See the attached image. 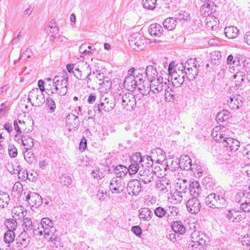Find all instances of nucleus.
<instances>
[{"mask_svg": "<svg viewBox=\"0 0 250 250\" xmlns=\"http://www.w3.org/2000/svg\"><path fill=\"white\" fill-rule=\"evenodd\" d=\"M223 146L227 148L230 152H235L238 149L240 142L231 137H227V139L223 140Z\"/></svg>", "mask_w": 250, "mask_h": 250, "instance_id": "nucleus-16", "label": "nucleus"}, {"mask_svg": "<svg viewBox=\"0 0 250 250\" xmlns=\"http://www.w3.org/2000/svg\"><path fill=\"white\" fill-rule=\"evenodd\" d=\"M139 168V165L138 163H132L129 167L128 169L129 171H128L130 175H132L136 173Z\"/></svg>", "mask_w": 250, "mask_h": 250, "instance_id": "nucleus-64", "label": "nucleus"}, {"mask_svg": "<svg viewBox=\"0 0 250 250\" xmlns=\"http://www.w3.org/2000/svg\"><path fill=\"white\" fill-rule=\"evenodd\" d=\"M224 33L226 36L230 39L236 38L239 34V30L234 26H229L225 27Z\"/></svg>", "mask_w": 250, "mask_h": 250, "instance_id": "nucleus-29", "label": "nucleus"}, {"mask_svg": "<svg viewBox=\"0 0 250 250\" xmlns=\"http://www.w3.org/2000/svg\"><path fill=\"white\" fill-rule=\"evenodd\" d=\"M190 170L195 174L196 176L200 177V174L202 173V168L200 165L197 164H193L192 165Z\"/></svg>", "mask_w": 250, "mask_h": 250, "instance_id": "nucleus-60", "label": "nucleus"}, {"mask_svg": "<svg viewBox=\"0 0 250 250\" xmlns=\"http://www.w3.org/2000/svg\"><path fill=\"white\" fill-rule=\"evenodd\" d=\"M149 82L150 91L154 94H158L167 87V83L163 82V78L161 76H159L157 79L150 80Z\"/></svg>", "mask_w": 250, "mask_h": 250, "instance_id": "nucleus-11", "label": "nucleus"}, {"mask_svg": "<svg viewBox=\"0 0 250 250\" xmlns=\"http://www.w3.org/2000/svg\"><path fill=\"white\" fill-rule=\"evenodd\" d=\"M180 167L185 170H188L192 167L191 160L188 155H183L179 160Z\"/></svg>", "mask_w": 250, "mask_h": 250, "instance_id": "nucleus-25", "label": "nucleus"}, {"mask_svg": "<svg viewBox=\"0 0 250 250\" xmlns=\"http://www.w3.org/2000/svg\"><path fill=\"white\" fill-rule=\"evenodd\" d=\"M113 171L117 176L116 177L121 179V178L125 176L127 174L129 169H128V168L125 166L120 165L115 167Z\"/></svg>", "mask_w": 250, "mask_h": 250, "instance_id": "nucleus-30", "label": "nucleus"}, {"mask_svg": "<svg viewBox=\"0 0 250 250\" xmlns=\"http://www.w3.org/2000/svg\"><path fill=\"white\" fill-rule=\"evenodd\" d=\"M50 235L51 237L49 238L50 246L53 248L61 250V249L63 247V245L62 243L60 241V238L59 237H57L55 233Z\"/></svg>", "mask_w": 250, "mask_h": 250, "instance_id": "nucleus-33", "label": "nucleus"}, {"mask_svg": "<svg viewBox=\"0 0 250 250\" xmlns=\"http://www.w3.org/2000/svg\"><path fill=\"white\" fill-rule=\"evenodd\" d=\"M188 185L189 186V184L187 180L184 179L181 182L179 181L177 183V187L179 188L178 191L182 193H185L188 189Z\"/></svg>", "mask_w": 250, "mask_h": 250, "instance_id": "nucleus-47", "label": "nucleus"}, {"mask_svg": "<svg viewBox=\"0 0 250 250\" xmlns=\"http://www.w3.org/2000/svg\"><path fill=\"white\" fill-rule=\"evenodd\" d=\"M98 83L102 87H104L105 90H109L112 85V83L108 77H104L103 80H99Z\"/></svg>", "mask_w": 250, "mask_h": 250, "instance_id": "nucleus-50", "label": "nucleus"}, {"mask_svg": "<svg viewBox=\"0 0 250 250\" xmlns=\"http://www.w3.org/2000/svg\"><path fill=\"white\" fill-rule=\"evenodd\" d=\"M155 215L159 218H162L167 214L166 208L158 207L154 209Z\"/></svg>", "mask_w": 250, "mask_h": 250, "instance_id": "nucleus-61", "label": "nucleus"}, {"mask_svg": "<svg viewBox=\"0 0 250 250\" xmlns=\"http://www.w3.org/2000/svg\"><path fill=\"white\" fill-rule=\"evenodd\" d=\"M30 150L25 149L24 152V158L28 163H31L35 160V156Z\"/></svg>", "mask_w": 250, "mask_h": 250, "instance_id": "nucleus-54", "label": "nucleus"}, {"mask_svg": "<svg viewBox=\"0 0 250 250\" xmlns=\"http://www.w3.org/2000/svg\"><path fill=\"white\" fill-rule=\"evenodd\" d=\"M178 208L175 207H166L167 214L166 217L167 220H173L178 214Z\"/></svg>", "mask_w": 250, "mask_h": 250, "instance_id": "nucleus-39", "label": "nucleus"}, {"mask_svg": "<svg viewBox=\"0 0 250 250\" xmlns=\"http://www.w3.org/2000/svg\"><path fill=\"white\" fill-rule=\"evenodd\" d=\"M15 234L12 230H8L4 235V241L6 243L10 244L12 243L15 239Z\"/></svg>", "mask_w": 250, "mask_h": 250, "instance_id": "nucleus-48", "label": "nucleus"}, {"mask_svg": "<svg viewBox=\"0 0 250 250\" xmlns=\"http://www.w3.org/2000/svg\"><path fill=\"white\" fill-rule=\"evenodd\" d=\"M216 5L212 1H209L207 3L203 5L200 8V12L205 17L212 16L216 11Z\"/></svg>", "mask_w": 250, "mask_h": 250, "instance_id": "nucleus-20", "label": "nucleus"}, {"mask_svg": "<svg viewBox=\"0 0 250 250\" xmlns=\"http://www.w3.org/2000/svg\"><path fill=\"white\" fill-rule=\"evenodd\" d=\"M152 213L147 208H142L140 210L139 218L142 221H148L152 218Z\"/></svg>", "mask_w": 250, "mask_h": 250, "instance_id": "nucleus-34", "label": "nucleus"}, {"mask_svg": "<svg viewBox=\"0 0 250 250\" xmlns=\"http://www.w3.org/2000/svg\"><path fill=\"white\" fill-rule=\"evenodd\" d=\"M18 170L17 174H18L19 178L21 181H25L27 179L30 181H34L35 180V176L33 177H30L29 176V172H28L26 169L21 168L20 167Z\"/></svg>", "mask_w": 250, "mask_h": 250, "instance_id": "nucleus-36", "label": "nucleus"}, {"mask_svg": "<svg viewBox=\"0 0 250 250\" xmlns=\"http://www.w3.org/2000/svg\"><path fill=\"white\" fill-rule=\"evenodd\" d=\"M66 124L68 127V130H77L80 125V120L77 116L72 113L68 114L66 118Z\"/></svg>", "mask_w": 250, "mask_h": 250, "instance_id": "nucleus-17", "label": "nucleus"}, {"mask_svg": "<svg viewBox=\"0 0 250 250\" xmlns=\"http://www.w3.org/2000/svg\"><path fill=\"white\" fill-rule=\"evenodd\" d=\"M150 154L151 158L155 163L161 164L166 158L165 151L160 148H156L151 150Z\"/></svg>", "mask_w": 250, "mask_h": 250, "instance_id": "nucleus-21", "label": "nucleus"}, {"mask_svg": "<svg viewBox=\"0 0 250 250\" xmlns=\"http://www.w3.org/2000/svg\"><path fill=\"white\" fill-rule=\"evenodd\" d=\"M60 180V183L67 187H69L72 182V179L70 176L66 174L62 175V176H61Z\"/></svg>", "mask_w": 250, "mask_h": 250, "instance_id": "nucleus-55", "label": "nucleus"}, {"mask_svg": "<svg viewBox=\"0 0 250 250\" xmlns=\"http://www.w3.org/2000/svg\"><path fill=\"white\" fill-rule=\"evenodd\" d=\"M129 44L130 47L136 51L142 50L145 47L146 39L141 34L134 33L129 37Z\"/></svg>", "mask_w": 250, "mask_h": 250, "instance_id": "nucleus-5", "label": "nucleus"}, {"mask_svg": "<svg viewBox=\"0 0 250 250\" xmlns=\"http://www.w3.org/2000/svg\"><path fill=\"white\" fill-rule=\"evenodd\" d=\"M240 208L244 212H250V192L247 193L246 199L241 204Z\"/></svg>", "mask_w": 250, "mask_h": 250, "instance_id": "nucleus-40", "label": "nucleus"}, {"mask_svg": "<svg viewBox=\"0 0 250 250\" xmlns=\"http://www.w3.org/2000/svg\"><path fill=\"white\" fill-rule=\"evenodd\" d=\"M165 97L166 101L171 102L175 99L176 92L174 90L169 87L165 88Z\"/></svg>", "mask_w": 250, "mask_h": 250, "instance_id": "nucleus-44", "label": "nucleus"}, {"mask_svg": "<svg viewBox=\"0 0 250 250\" xmlns=\"http://www.w3.org/2000/svg\"><path fill=\"white\" fill-rule=\"evenodd\" d=\"M138 175L139 181L146 188L147 185L157 179L156 177V172L153 171V169L145 168L143 170H140Z\"/></svg>", "mask_w": 250, "mask_h": 250, "instance_id": "nucleus-7", "label": "nucleus"}, {"mask_svg": "<svg viewBox=\"0 0 250 250\" xmlns=\"http://www.w3.org/2000/svg\"><path fill=\"white\" fill-rule=\"evenodd\" d=\"M155 187L161 193L164 194L170 189L171 183L167 178L163 177L156 181Z\"/></svg>", "mask_w": 250, "mask_h": 250, "instance_id": "nucleus-19", "label": "nucleus"}, {"mask_svg": "<svg viewBox=\"0 0 250 250\" xmlns=\"http://www.w3.org/2000/svg\"><path fill=\"white\" fill-rule=\"evenodd\" d=\"M8 151L9 156L11 158H15L17 156V149L14 145L8 146Z\"/></svg>", "mask_w": 250, "mask_h": 250, "instance_id": "nucleus-63", "label": "nucleus"}, {"mask_svg": "<svg viewBox=\"0 0 250 250\" xmlns=\"http://www.w3.org/2000/svg\"><path fill=\"white\" fill-rule=\"evenodd\" d=\"M6 167L7 170L12 174H17L20 167V166L17 163L13 164L12 163H8Z\"/></svg>", "mask_w": 250, "mask_h": 250, "instance_id": "nucleus-51", "label": "nucleus"}, {"mask_svg": "<svg viewBox=\"0 0 250 250\" xmlns=\"http://www.w3.org/2000/svg\"><path fill=\"white\" fill-rule=\"evenodd\" d=\"M168 200L173 204L180 203L183 199V193L178 191L177 189L173 192L171 191L170 195L168 197Z\"/></svg>", "mask_w": 250, "mask_h": 250, "instance_id": "nucleus-32", "label": "nucleus"}, {"mask_svg": "<svg viewBox=\"0 0 250 250\" xmlns=\"http://www.w3.org/2000/svg\"><path fill=\"white\" fill-rule=\"evenodd\" d=\"M56 229L53 227V222L49 218H43L41 221L40 225L36 229H34L33 233L35 235L47 236L55 233Z\"/></svg>", "mask_w": 250, "mask_h": 250, "instance_id": "nucleus-2", "label": "nucleus"}, {"mask_svg": "<svg viewBox=\"0 0 250 250\" xmlns=\"http://www.w3.org/2000/svg\"><path fill=\"white\" fill-rule=\"evenodd\" d=\"M154 163L155 162L152 160L151 156H144L141 165L143 167H145L148 169H152Z\"/></svg>", "mask_w": 250, "mask_h": 250, "instance_id": "nucleus-41", "label": "nucleus"}, {"mask_svg": "<svg viewBox=\"0 0 250 250\" xmlns=\"http://www.w3.org/2000/svg\"><path fill=\"white\" fill-rule=\"evenodd\" d=\"M148 32L151 36L160 37L162 35L164 30L163 27L158 23H153L149 26Z\"/></svg>", "mask_w": 250, "mask_h": 250, "instance_id": "nucleus-24", "label": "nucleus"}, {"mask_svg": "<svg viewBox=\"0 0 250 250\" xmlns=\"http://www.w3.org/2000/svg\"><path fill=\"white\" fill-rule=\"evenodd\" d=\"M205 24L206 27L209 29H213L214 26L216 27V24L217 22V19L214 17V15L212 16H209L207 17L205 20Z\"/></svg>", "mask_w": 250, "mask_h": 250, "instance_id": "nucleus-42", "label": "nucleus"}, {"mask_svg": "<svg viewBox=\"0 0 250 250\" xmlns=\"http://www.w3.org/2000/svg\"><path fill=\"white\" fill-rule=\"evenodd\" d=\"M45 101V105L46 109L49 113H53L56 109V104L55 102L50 97H47Z\"/></svg>", "mask_w": 250, "mask_h": 250, "instance_id": "nucleus-46", "label": "nucleus"}, {"mask_svg": "<svg viewBox=\"0 0 250 250\" xmlns=\"http://www.w3.org/2000/svg\"><path fill=\"white\" fill-rule=\"evenodd\" d=\"M191 241L188 245V248L191 250L206 248V239L207 236L204 233L198 231H194L191 233Z\"/></svg>", "mask_w": 250, "mask_h": 250, "instance_id": "nucleus-4", "label": "nucleus"}, {"mask_svg": "<svg viewBox=\"0 0 250 250\" xmlns=\"http://www.w3.org/2000/svg\"><path fill=\"white\" fill-rule=\"evenodd\" d=\"M118 102H121L122 106L126 110L132 111L134 109L136 104V98L132 93H125L123 95L120 94L116 96Z\"/></svg>", "mask_w": 250, "mask_h": 250, "instance_id": "nucleus-3", "label": "nucleus"}, {"mask_svg": "<svg viewBox=\"0 0 250 250\" xmlns=\"http://www.w3.org/2000/svg\"><path fill=\"white\" fill-rule=\"evenodd\" d=\"M217 197L218 195L214 193L208 195L205 199L207 205L209 208H216V205H217L216 200Z\"/></svg>", "mask_w": 250, "mask_h": 250, "instance_id": "nucleus-37", "label": "nucleus"}, {"mask_svg": "<svg viewBox=\"0 0 250 250\" xmlns=\"http://www.w3.org/2000/svg\"><path fill=\"white\" fill-rule=\"evenodd\" d=\"M124 85L128 91H133L137 86V80L134 76L126 77L124 80Z\"/></svg>", "mask_w": 250, "mask_h": 250, "instance_id": "nucleus-23", "label": "nucleus"}, {"mask_svg": "<svg viewBox=\"0 0 250 250\" xmlns=\"http://www.w3.org/2000/svg\"><path fill=\"white\" fill-rule=\"evenodd\" d=\"M125 186V183L121 179L114 177L110 180L109 188L112 193L119 194L124 191Z\"/></svg>", "mask_w": 250, "mask_h": 250, "instance_id": "nucleus-14", "label": "nucleus"}, {"mask_svg": "<svg viewBox=\"0 0 250 250\" xmlns=\"http://www.w3.org/2000/svg\"><path fill=\"white\" fill-rule=\"evenodd\" d=\"M202 184L206 189L212 187L214 184L212 178L209 177H205L202 180Z\"/></svg>", "mask_w": 250, "mask_h": 250, "instance_id": "nucleus-62", "label": "nucleus"}, {"mask_svg": "<svg viewBox=\"0 0 250 250\" xmlns=\"http://www.w3.org/2000/svg\"><path fill=\"white\" fill-rule=\"evenodd\" d=\"M5 225L8 230H12L14 231L17 228V222L13 219H7L5 221Z\"/></svg>", "mask_w": 250, "mask_h": 250, "instance_id": "nucleus-56", "label": "nucleus"}, {"mask_svg": "<svg viewBox=\"0 0 250 250\" xmlns=\"http://www.w3.org/2000/svg\"><path fill=\"white\" fill-rule=\"evenodd\" d=\"M54 88L51 93H56L60 96L65 95L68 90V77L67 74L63 76H55L53 80Z\"/></svg>", "mask_w": 250, "mask_h": 250, "instance_id": "nucleus-1", "label": "nucleus"}, {"mask_svg": "<svg viewBox=\"0 0 250 250\" xmlns=\"http://www.w3.org/2000/svg\"><path fill=\"white\" fill-rule=\"evenodd\" d=\"M166 167L167 168L171 171L175 170L176 168L180 167L179 161L177 160H173L169 159L168 161L167 162Z\"/></svg>", "mask_w": 250, "mask_h": 250, "instance_id": "nucleus-52", "label": "nucleus"}, {"mask_svg": "<svg viewBox=\"0 0 250 250\" xmlns=\"http://www.w3.org/2000/svg\"><path fill=\"white\" fill-rule=\"evenodd\" d=\"M241 98L239 95H232L227 100V104L229 108L232 110H236L241 106Z\"/></svg>", "mask_w": 250, "mask_h": 250, "instance_id": "nucleus-22", "label": "nucleus"}, {"mask_svg": "<svg viewBox=\"0 0 250 250\" xmlns=\"http://www.w3.org/2000/svg\"><path fill=\"white\" fill-rule=\"evenodd\" d=\"M146 76L149 81L157 79L158 77L156 67L153 65L147 66L146 69Z\"/></svg>", "mask_w": 250, "mask_h": 250, "instance_id": "nucleus-28", "label": "nucleus"}, {"mask_svg": "<svg viewBox=\"0 0 250 250\" xmlns=\"http://www.w3.org/2000/svg\"><path fill=\"white\" fill-rule=\"evenodd\" d=\"M225 214L229 221L231 222H239L246 217V214L245 213H242L238 209L236 210L233 208L227 210Z\"/></svg>", "mask_w": 250, "mask_h": 250, "instance_id": "nucleus-13", "label": "nucleus"}, {"mask_svg": "<svg viewBox=\"0 0 250 250\" xmlns=\"http://www.w3.org/2000/svg\"><path fill=\"white\" fill-rule=\"evenodd\" d=\"M10 201L9 196L8 193L0 192V208H4L7 206Z\"/></svg>", "mask_w": 250, "mask_h": 250, "instance_id": "nucleus-43", "label": "nucleus"}, {"mask_svg": "<svg viewBox=\"0 0 250 250\" xmlns=\"http://www.w3.org/2000/svg\"><path fill=\"white\" fill-rule=\"evenodd\" d=\"M217 205H216V208H222L225 207L227 205V202L226 199L219 195H218L217 199L216 200Z\"/></svg>", "mask_w": 250, "mask_h": 250, "instance_id": "nucleus-59", "label": "nucleus"}, {"mask_svg": "<svg viewBox=\"0 0 250 250\" xmlns=\"http://www.w3.org/2000/svg\"><path fill=\"white\" fill-rule=\"evenodd\" d=\"M188 61H191V60L190 59L188 60V61L185 63V65H184L183 63H181V70H179V72H181L182 74H184L186 78L189 81H192L197 76L198 69L197 67V65H194L193 67H188L187 70H186V68L187 66V64L189 65Z\"/></svg>", "mask_w": 250, "mask_h": 250, "instance_id": "nucleus-10", "label": "nucleus"}, {"mask_svg": "<svg viewBox=\"0 0 250 250\" xmlns=\"http://www.w3.org/2000/svg\"><path fill=\"white\" fill-rule=\"evenodd\" d=\"M171 229L174 233L178 234H183L185 232L186 228L180 221H174L171 224Z\"/></svg>", "mask_w": 250, "mask_h": 250, "instance_id": "nucleus-31", "label": "nucleus"}, {"mask_svg": "<svg viewBox=\"0 0 250 250\" xmlns=\"http://www.w3.org/2000/svg\"><path fill=\"white\" fill-rule=\"evenodd\" d=\"M182 74V76H180V75L177 76V75H176L175 77H174V80L172 82V84L173 85L178 87L180 86L181 84L183 83L186 76L184 75V74Z\"/></svg>", "mask_w": 250, "mask_h": 250, "instance_id": "nucleus-57", "label": "nucleus"}, {"mask_svg": "<svg viewBox=\"0 0 250 250\" xmlns=\"http://www.w3.org/2000/svg\"><path fill=\"white\" fill-rule=\"evenodd\" d=\"M22 144L25 147V149H31L34 145V140L28 136H24L22 140Z\"/></svg>", "mask_w": 250, "mask_h": 250, "instance_id": "nucleus-45", "label": "nucleus"}, {"mask_svg": "<svg viewBox=\"0 0 250 250\" xmlns=\"http://www.w3.org/2000/svg\"><path fill=\"white\" fill-rule=\"evenodd\" d=\"M28 101L34 106L39 107L45 102L44 94L38 88H33L29 93Z\"/></svg>", "mask_w": 250, "mask_h": 250, "instance_id": "nucleus-6", "label": "nucleus"}, {"mask_svg": "<svg viewBox=\"0 0 250 250\" xmlns=\"http://www.w3.org/2000/svg\"><path fill=\"white\" fill-rule=\"evenodd\" d=\"M26 201L31 207L38 208L42 203V199L41 196L37 193L32 192L28 194L26 196Z\"/></svg>", "mask_w": 250, "mask_h": 250, "instance_id": "nucleus-18", "label": "nucleus"}, {"mask_svg": "<svg viewBox=\"0 0 250 250\" xmlns=\"http://www.w3.org/2000/svg\"><path fill=\"white\" fill-rule=\"evenodd\" d=\"M175 18L177 21H188L190 20V15L187 12L183 11L179 13Z\"/></svg>", "mask_w": 250, "mask_h": 250, "instance_id": "nucleus-58", "label": "nucleus"}, {"mask_svg": "<svg viewBox=\"0 0 250 250\" xmlns=\"http://www.w3.org/2000/svg\"><path fill=\"white\" fill-rule=\"evenodd\" d=\"M22 222L23 229L25 233L31 234L32 232H33L34 229H36V227L34 225H33L31 218L28 217L24 218L22 219Z\"/></svg>", "mask_w": 250, "mask_h": 250, "instance_id": "nucleus-26", "label": "nucleus"}, {"mask_svg": "<svg viewBox=\"0 0 250 250\" xmlns=\"http://www.w3.org/2000/svg\"><path fill=\"white\" fill-rule=\"evenodd\" d=\"M156 2L157 0H143L142 4L145 8L152 10L155 8Z\"/></svg>", "mask_w": 250, "mask_h": 250, "instance_id": "nucleus-53", "label": "nucleus"}, {"mask_svg": "<svg viewBox=\"0 0 250 250\" xmlns=\"http://www.w3.org/2000/svg\"><path fill=\"white\" fill-rule=\"evenodd\" d=\"M18 243L21 245V247L25 248L29 242V238L28 236H26L25 234L22 232L19 236Z\"/></svg>", "mask_w": 250, "mask_h": 250, "instance_id": "nucleus-49", "label": "nucleus"}, {"mask_svg": "<svg viewBox=\"0 0 250 250\" xmlns=\"http://www.w3.org/2000/svg\"><path fill=\"white\" fill-rule=\"evenodd\" d=\"M189 191L193 197H197L201 193V187L197 181H193L189 184Z\"/></svg>", "mask_w": 250, "mask_h": 250, "instance_id": "nucleus-27", "label": "nucleus"}, {"mask_svg": "<svg viewBox=\"0 0 250 250\" xmlns=\"http://www.w3.org/2000/svg\"><path fill=\"white\" fill-rule=\"evenodd\" d=\"M115 104L107 98H101L99 103H96L94 107L95 112L101 114L102 111L109 112L112 110Z\"/></svg>", "mask_w": 250, "mask_h": 250, "instance_id": "nucleus-9", "label": "nucleus"}, {"mask_svg": "<svg viewBox=\"0 0 250 250\" xmlns=\"http://www.w3.org/2000/svg\"><path fill=\"white\" fill-rule=\"evenodd\" d=\"M146 188L138 179H132L129 181L127 186V190L129 195H138L143 188Z\"/></svg>", "mask_w": 250, "mask_h": 250, "instance_id": "nucleus-12", "label": "nucleus"}, {"mask_svg": "<svg viewBox=\"0 0 250 250\" xmlns=\"http://www.w3.org/2000/svg\"><path fill=\"white\" fill-rule=\"evenodd\" d=\"M197 197H193L189 199L187 202L188 210L191 214H196L199 212L201 209V204L199 200Z\"/></svg>", "mask_w": 250, "mask_h": 250, "instance_id": "nucleus-15", "label": "nucleus"}, {"mask_svg": "<svg viewBox=\"0 0 250 250\" xmlns=\"http://www.w3.org/2000/svg\"><path fill=\"white\" fill-rule=\"evenodd\" d=\"M229 117V111L226 110H223L217 114L216 117V120L218 124H220L227 121Z\"/></svg>", "mask_w": 250, "mask_h": 250, "instance_id": "nucleus-38", "label": "nucleus"}, {"mask_svg": "<svg viewBox=\"0 0 250 250\" xmlns=\"http://www.w3.org/2000/svg\"><path fill=\"white\" fill-rule=\"evenodd\" d=\"M230 131L229 129L223 125L217 126L214 127L211 131V136L213 139L219 142L223 143V140L227 139L228 136H229Z\"/></svg>", "mask_w": 250, "mask_h": 250, "instance_id": "nucleus-8", "label": "nucleus"}, {"mask_svg": "<svg viewBox=\"0 0 250 250\" xmlns=\"http://www.w3.org/2000/svg\"><path fill=\"white\" fill-rule=\"evenodd\" d=\"M177 21L175 18L171 17L167 18L163 21V25L168 30L174 29L177 24Z\"/></svg>", "mask_w": 250, "mask_h": 250, "instance_id": "nucleus-35", "label": "nucleus"}]
</instances>
